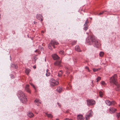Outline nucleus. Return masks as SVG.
<instances>
[{"label": "nucleus", "instance_id": "15", "mask_svg": "<svg viewBox=\"0 0 120 120\" xmlns=\"http://www.w3.org/2000/svg\"><path fill=\"white\" fill-rule=\"evenodd\" d=\"M75 50L78 52H80L82 51L80 49L78 45H76L75 47Z\"/></svg>", "mask_w": 120, "mask_h": 120}, {"label": "nucleus", "instance_id": "35", "mask_svg": "<svg viewBox=\"0 0 120 120\" xmlns=\"http://www.w3.org/2000/svg\"><path fill=\"white\" fill-rule=\"evenodd\" d=\"M86 69H88V71L89 72H90V70H89V68H88V67H86Z\"/></svg>", "mask_w": 120, "mask_h": 120}, {"label": "nucleus", "instance_id": "19", "mask_svg": "<svg viewBox=\"0 0 120 120\" xmlns=\"http://www.w3.org/2000/svg\"><path fill=\"white\" fill-rule=\"evenodd\" d=\"M30 71V70L28 69H26L25 70V73L28 75Z\"/></svg>", "mask_w": 120, "mask_h": 120}, {"label": "nucleus", "instance_id": "33", "mask_svg": "<svg viewBox=\"0 0 120 120\" xmlns=\"http://www.w3.org/2000/svg\"><path fill=\"white\" fill-rule=\"evenodd\" d=\"M30 84L35 89H36V88L35 87V86H34V85L32 83H31Z\"/></svg>", "mask_w": 120, "mask_h": 120}, {"label": "nucleus", "instance_id": "46", "mask_svg": "<svg viewBox=\"0 0 120 120\" xmlns=\"http://www.w3.org/2000/svg\"><path fill=\"white\" fill-rule=\"evenodd\" d=\"M92 83L93 84V81H92Z\"/></svg>", "mask_w": 120, "mask_h": 120}, {"label": "nucleus", "instance_id": "3", "mask_svg": "<svg viewBox=\"0 0 120 120\" xmlns=\"http://www.w3.org/2000/svg\"><path fill=\"white\" fill-rule=\"evenodd\" d=\"M52 56L54 60H57L54 63V64L59 67L60 66L61 61L59 59V56L56 54H54L52 55Z\"/></svg>", "mask_w": 120, "mask_h": 120}, {"label": "nucleus", "instance_id": "44", "mask_svg": "<svg viewBox=\"0 0 120 120\" xmlns=\"http://www.w3.org/2000/svg\"><path fill=\"white\" fill-rule=\"evenodd\" d=\"M38 51V50H36L35 51V52H37Z\"/></svg>", "mask_w": 120, "mask_h": 120}, {"label": "nucleus", "instance_id": "42", "mask_svg": "<svg viewBox=\"0 0 120 120\" xmlns=\"http://www.w3.org/2000/svg\"><path fill=\"white\" fill-rule=\"evenodd\" d=\"M33 67L34 68H35V69L36 68V67L35 66H33Z\"/></svg>", "mask_w": 120, "mask_h": 120}, {"label": "nucleus", "instance_id": "45", "mask_svg": "<svg viewBox=\"0 0 120 120\" xmlns=\"http://www.w3.org/2000/svg\"><path fill=\"white\" fill-rule=\"evenodd\" d=\"M34 24H35L37 22L35 21H34Z\"/></svg>", "mask_w": 120, "mask_h": 120}, {"label": "nucleus", "instance_id": "12", "mask_svg": "<svg viewBox=\"0 0 120 120\" xmlns=\"http://www.w3.org/2000/svg\"><path fill=\"white\" fill-rule=\"evenodd\" d=\"M106 103L108 106L114 104V102L113 101H110L108 100H106L105 101Z\"/></svg>", "mask_w": 120, "mask_h": 120}, {"label": "nucleus", "instance_id": "21", "mask_svg": "<svg viewBox=\"0 0 120 120\" xmlns=\"http://www.w3.org/2000/svg\"><path fill=\"white\" fill-rule=\"evenodd\" d=\"M51 45L52 44H51V42L50 43H49L48 45V47L49 48V49H50L51 50H52V47H51Z\"/></svg>", "mask_w": 120, "mask_h": 120}, {"label": "nucleus", "instance_id": "25", "mask_svg": "<svg viewBox=\"0 0 120 120\" xmlns=\"http://www.w3.org/2000/svg\"><path fill=\"white\" fill-rule=\"evenodd\" d=\"M99 94L100 96L101 97H102L103 96V93L101 91H100L99 92Z\"/></svg>", "mask_w": 120, "mask_h": 120}, {"label": "nucleus", "instance_id": "41", "mask_svg": "<svg viewBox=\"0 0 120 120\" xmlns=\"http://www.w3.org/2000/svg\"><path fill=\"white\" fill-rule=\"evenodd\" d=\"M49 70L48 69H47V70H46V71L47 72H48V71H49Z\"/></svg>", "mask_w": 120, "mask_h": 120}, {"label": "nucleus", "instance_id": "4", "mask_svg": "<svg viewBox=\"0 0 120 120\" xmlns=\"http://www.w3.org/2000/svg\"><path fill=\"white\" fill-rule=\"evenodd\" d=\"M117 77V75L115 74L110 78V83H113L116 86L117 88H118L120 87V85L116 82Z\"/></svg>", "mask_w": 120, "mask_h": 120}, {"label": "nucleus", "instance_id": "17", "mask_svg": "<svg viewBox=\"0 0 120 120\" xmlns=\"http://www.w3.org/2000/svg\"><path fill=\"white\" fill-rule=\"evenodd\" d=\"M57 91L60 93L62 91V88L61 87H58L57 89Z\"/></svg>", "mask_w": 120, "mask_h": 120}, {"label": "nucleus", "instance_id": "31", "mask_svg": "<svg viewBox=\"0 0 120 120\" xmlns=\"http://www.w3.org/2000/svg\"><path fill=\"white\" fill-rule=\"evenodd\" d=\"M46 75L47 76H50V73L49 72H46Z\"/></svg>", "mask_w": 120, "mask_h": 120}, {"label": "nucleus", "instance_id": "47", "mask_svg": "<svg viewBox=\"0 0 120 120\" xmlns=\"http://www.w3.org/2000/svg\"><path fill=\"white\" fill-rule=\"evenodd\" d=\"M56 120H59L58 119H56Z\"/></svg>", "mask_w": 120, "mask_h": 120}, {"label": "nucleus", "instance_id": "39", "mask_svg": "<svg viewBox=\"0 0 120 120\" xmlns=\"http://www.w3.org/2000/svg\"><path fill=\"white\" fill-rule=\"evenodd\" d=\"M57 104L58 105V106L59 107H60V104H59V103L57 102Z\"/></svg>", "mask_w": 120, "mask_h": 120}, {"label": "nucleus", "instance_id": "34", "mask_svg": "<svg viewBox=\"0 0 120 120\" xmlns=\"http://www.w3.org/2000/svg\"><path fill=\"white\" fill-rule=\"evenodd\" d=\"M76 42V41H74L72 43V45H73L75 44Z\"/></svg>", "mask_w": 120, "mask_h": 120}, {"label": "nucleus", "instance_id": "29", "mask_svg": "<svg viewBox=\"0 0 120 120\" xmlns=\"http://www.w3.org/2000/svg\"><path fill=\"white\" fill-rule=\"evenodd\" d=\"M116 117H117V118H119L120 116V112L118 113H117L116 114Z\"/></svg>", "mask_w": 120, "mask_h": 120}, {"label": "nucleus", "instance_id": "40", "mask_svg": "<svg viewBox=\"0 0 120 120\" xmlns=\"http://www.w3.org/2000/svg\"><path fill=\"white\" fill-rule=\"evenodd\" d=\"M34 59L35 60V61H36V60L37 59V58L36 57H34Z\"/></svg>", "mask_w": 120, "mask_h": 120}, {"label": "nucleus", "instance_id": "14", "mask_svg": "<svg viewBox=\"0 0 120 120\" xmlns=\"http://www.w3.org/2000/svg\"><path fill=\"white\" fill-rule=\"evenodd\" d=\"M29 85L27 84V85L26 87L25 88V90L27 92L29 93H30V90L29 89Z\"/></svg>", "mask_w": 120, "mask_h": 120}, {"label": "nucleus", "instance_id": "9", "mask_svg": "<svg viewBox=\"0 0 120 120\" xmlns=\"http://www.w3.org/2000/svg\"><path fill=\"white\" fill-rule=\"evenodd\" d=\"M109 112L110 113L112 114L114 113L115 111H116V109L115 108H110L109 109Z\"/></svg>", "mask_w": 120, "mask_h": 120}, {"label": "nucleus", "instance_id": "5", "mask_svg": "<svg viewBox=\"0 0 120 120\" xmlns=\"http://www.w3.org/2000/svg\"><path fill=\"white\" fill-rule=\"evenodd\" d=\"M87 105L92 106L95 104V101L92 100H86Z\"/></svg>", "mask_w": 120, "mask_h": 120}, {"label": "nucleus", "instance_id": "37", "mask_svg": "<svg viewBox=\"0 0 120 120\" xmlns=\"http://www.w3.org/2000/svg\"><path fill=\"white\" fill-rule=\"evenodd\" d=\"M105 11H103L102 12L100 13L99 15H101L102 14L104 13V12H105Z\"/></svg>", "mask_w": 120, "mask_h": 120}, {"label": "nucleus", "instance_id": "28", "mask_svg": "<svg viewBox=\"0 0 120 120\" xmlns=\"http://www.w3.org/2000/svg\"><path fill=\"white\" fill-rule=\"evenodd\" d=\"M47 116L48 117H50L51 118H52L53 117V116L51 114H48Z\"/></svg>", "mask_w": 120, "mask_h": 120}, {"label": "nucleus", "instance_id": "43", "mask_svg": "<svg viewBox=\"0 0 120 120\" xmlns=\"http://www.w3.org/2000/svg\"><path fill=\"white\" fill-rule=\"evenodd\" d=\"M45 114L47 115V116H48V114H48L47 113H45Z\"/></svg>", "mask_w": 120, "mask_h": 120}, {"label": "nucleus", "instance_id": "23", "mask_svg": "<svg viewBox=\"0 0 120 120\" xmlns=\"http://www.w3.org/2000/svg\"><path fill=\"white\" fill-rule=\"evenodd\" d=\"M100 69V68H94L93 69V70L94 72H95L99 70Z\"/></svg>", "mask_w": 120, "mask_h": 120}, {"label": "nucleus", "instance_id": "10", "mask_svg": "<svg viewBox=\"0 0 120 120\" xmlns=\"http://www.w3.org/2000/svg\"><path fill=\"white\" fill-rule=\"evenodd\" d=\"M36 18L39 20H40L41 21H42L43 19H42L43 16L42 15L40 14H37V15Z\"/></svg>", "mask_w": 120, "mask_h": 120}, {"label": "nucleus", "instance_id": "22", "mask_svg": "<svg viewBox=\"0 0 120 120\" xmlns=\"http://www.w3.org/2000/svg\"><path fill=\"white\" fill-rule=\"evenodd\" d=\"M63 73L61 71H60L58 74V76L59 77H61Z\"/></svg>", "mask_w": 120, "mask_h": 120}, {"label": "nucleus", "instance_id": "32", "mask_svg": "<svg viewBox=\"0 0 120 120\" xmlns=\"http://www.w3.org/2000/svg\"><path fill=\"white\" fill-rule=\"evenodd\" d=\"M101 83L103 85H105L106 84H105V83L103 81H102L101 82Z\"/></svg>", "mask_w": 120, "mask_h": 120}, {"label": "nucleus", "instance_id": "38", "mask_svg": "<svg viewBox=\"0 0 120 120\" xmlns=\"http://www.w3.org/2000/svg\"><path fill=\"white\" fill-rule=\"evenodd\" d=\"M64 120H72V119H69L68 118H66Z\"/></svg>", "mask_w": 120, "mask_h": 120}, {"label": "nucleus", "instance_id": "48", "mask_svg": "<svg viewBox=\"0 0 120 120\" xmlns=\"http://www.w3.org/2000/svg\"><path fill=\"white\" fill-rule=\"evenodd\" d=\"M1 15H0V17Z\"/></svg>", "mask_w": 120, "mask_h": 120}, {"label": "nucleus", "instance_id": "24", "mask_svg": "<svg viewBox=\"0 0 120 120\" xmlns=\"http://www.w3.org/2000/svg\"><path fill=\"white\" fill-rule=\"evenodd\" d=\"M59 53L61 55H63L64 54V52L62 50H60L59 52Z\"/></svg>", "mask_w": 120, "mask_h": 120}, {"label": "nucleus", "instance_id": "36", "mask_svg": "<svg viewBox=\"0 0 120 120\" xmlns=\"http://www.w3.org/2000/svg\"><path fill=\"white\" fill-rule=\"evenodd\" d=\"M40 49H41V51H42L43 50V47H41L40 48Z\"/></svg>", "mask_w": 120, "mask_h": 120}, {"label": "nucleus", "instance_id": "30", "mask_svg": "<svg viewBox=\"0 0 120 120\" xmlns=\"http://www.w3.org/2000/svg\"><path fill=\"white\" fill-rule=\"evenodd\" d=\"M101 79V77H98L97 79V82H98L99 80Z\"/></svg>", "mask_w": 120, "mask_h": 120}, {"label": "nucleus", "instance_id": "26", "mask_svg": "<svg viewBox=\"0 0 120 120\" xmlns=\"http://www.w3.org/2000/svg\"><path fill=\"white\" fill-rule=\"evenodd\" d=\"M104 53L103 52H101L99 53V55L100 56L102 57L103 56Z\"/></svg>", "mask_w": 120, "mask_h": 120}, {"label": "nucleus", "instance_id": "18", "mask_svg": "<svg viewBox=\"0 0 120 120\" xmlns=\"http://www.w3.org/2000/svg\"><path fill=\"white\" fill-rule=\"evenodd\" d=\"M28 116L29 117H32L33 116L34 114L31 112H29L27 114Z\"/></svg>", "mask_w": 120, "mask_h": 120}, {"label": "nucleus", "instance_id": "1", "mask_svg": "<svg viewBox=\"0 0 120 120\" xmlns=\"http://www.w3.org/2000/svg\"><path fill=\"white\" fill-rule=\"evenodd\" d=\"M86 41L89 45H93L97 48H98L100 45V42L98 41L96 38L94 36H89L86 38Z\"/></svg>", "mask_w": 120, "mask_h": 120}, {"label": "nucleus", "instance_id": "8", "mask_svg": "<svg viewBox=\"0 0 120 120\" xmlns=\"http://www.w3.org/2000/svg\"><path fill=\"white\" fill-rule=\"evenodd\" d=\"M88 19L86 21L84 25V27L83 28V29L85 31L87 30L88 28V26L87 23H88Z\"/></svg>", "mask_w": 120, "mask_h": 120}, {"label": "nucleus", "instance_id": "11", "mask_svg": "<svg viewBox=\"0 0 120 120\" xmlns=\"http://www.w3.org/2000/svg\"><path fill=\"white\" fill-rule=\"evenodd\" d=\"M51 43L52 44V45L53 46L54 48H55V47L54 46V45H58L59 43L53 40H52L51 41Z\"/></svg>", "mask_w": 120, "mask_h": 120}, {"label": "nucleus", "instance_id": "13", "mask_svg": "<svg viewBox=\"0 0 120 120\" xmlns=\"http://www.w3.org/2000/svg\"><path fill=\"white\" fill-rule=\"evenodd\" d=\"M78 120H84V118L83 117V116L82 115H79L77 116Z\"/></svg>", "mask_w": 120, "mask_h": 120}, {"label": "nucleus", "instance_id": "20", "mask_svg": "<svg viewBox=\"0 0 120 120\" xmlns=\"http://www.w3.org/2000/svg\"><path fill=\"white\" fill-rule=\"evenodd\" d=\"M11 66L14 68H15V69H16L17 68V66L16 64H11Z\"/></svg>", "mask_w": 120, "mask_h": 120}, {"label": "nucleus", "instance_id": "2", "mask_svg": "<svg viewBox=\"0 0 120 120\" xmlns=\"http://www.w3.org/2000/svg\"><path fill=\"white\" fill-rule=\"evenodd\" d=\"M17 96L21 102L24 103L27 101V99L23 92L21 90L19 91Z\"/></svg>", "mask_w": 120, "mask_h": 120}, {"label": "nucleus", "instance_id": "6", "mask_svg": "<svg viewBox=\"0 0 120 120\" xmlns=\"http://www.w3.org/2000/svg\"><path fill=\"white\" fill-rule=\"evenodd\" d=\"M58 82L57 81H56L53 78L51 79L50 84L52 86H54L58 84Z\"/></svg>", "mask_w": 120, "mask_h": 120}, {"label": "nucleus", "instance_id": "27", "mask_svg": "<svg viewBox=\"0 0 120 120\" xmlns=\"http://www.w3.org/2000/svg\"><path fill=\"white\" fill-rule=\"evenodd\" d=\"M65 69L66 70V73L68 75L69 73V72L68 71V68H66Z\"/></svg>", "mask_w": 120, "mask_h": 120}, {"label": "nucleus", "instance_id": "7", "mask_svg": "<svg viewBox=\"0 0 120 120\" xmlns=\"http://www.w3.org/2000/svg\"><path fill=\"white\" fill-rule=\"evenodd\" d=\"M93 114V112L90 111L89 114L86 115V120H87L89 119L90 117H91Z\"/></svg>", "mask_w": 120, "mask_h": 120}, {"label": "nucleus", "instance_id": "16", "mask_svg": "<svg viewBox=\"0 0 120 120\" xmlns=\"http://www.w3.org/2000/svg\"><path fill=\"white\" fill-rule=\"evenodd\" d=\"M34 102L35 104L37 105H38L39 104L41 103L40 100L37 99L35 100Z\"/></svg>", "mask_w": 120, "mask_h": 120}]
</instances>
